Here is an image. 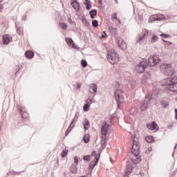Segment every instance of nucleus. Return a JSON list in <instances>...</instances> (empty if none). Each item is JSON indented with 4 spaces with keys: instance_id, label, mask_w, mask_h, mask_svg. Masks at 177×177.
Returning <instances> with one entry per match:
<instances>
[{
    "instance_id": "nucleus-1",
    "label": "nucleus",
    "mask_w": 177,
    "mask_h": 177,
    "mask_svg": "<svg viewBox=\"0 0 177 177\" xmlns=\"http://www.w3.org/2000/svg\"><path fill=\"white\" fill-rule=\"evenodd\" d=\"M133 145L131 147V153L134 155V157L131 158V161L134 165L139 164L142 161V156H139L140 154V145L139 142L135 139V136L133 137Z\"/></svg>"
},
{
    "instance_id": "nucleus-2",
    "label": "nucleus",
    "mask_w": 177,
    "mask_h": 177,
    "mask_svg": "<svg viewBox=\"0 0 177 177\" xmlns=\"http://www.w3.org/2000/svg\"><path fill=\"white\" fill-rule=\"evenodd\" d=\"M161 86H166V89L171 92H177V76L163 79Z\"/></svg>"
},
{
    "instance_id": "nucleus-3",
    "label": "nucleus",
    "mask_w": 177,
    "mask_h": 177,
    "mask_svg": "<svg viewBox=\"0 0 177 177\" xmlns=\"http://www.w3.org/2000/svg\"><path fill=\"white\" fill-rule=\"evenodd\" d=\"M107 60L111 64H116V63L120 62V55H118V53L116 50L111 49L108 50Z\"/></svg>"
},
{
    "instance_id": "nucleus-4",
    "label": "nucleus",
    "mask_w": 177,
    "mask_h": 177,
    "mask_svg": "<svg viewBox=\"0 0 177 177\" xmlns=\"http://www.w3.org/2000/svg\"><path fill=\"white\" fill-rule=\"evenodd\" d=\"M160 69L164 70L165 75L172 77L175 74V68L171 64H163L160 66Z\"/></svg>"
},
{
    "instance_id": "nucleus-5",
    "label": "nucleus",
    "mask_w": 177,
    "mask_h": 177,
    "mask_svg": "<svg viewBox=\"0 0 177 177\" xmlns=\"http://www.w3.org/2000/svg\"><path fill=\"white\" fill-rule=\"evenodd\" d=\"M160 61L161 59H160L158 55H153L149 56L148 59H146L145 63L147 66H149V67H154V66H157Z\"/></svg>"
},
{
    "instance_id": "nucleus-6",
    "label": "nucleus",
    "mask_w": 177,
    "mask_h": 177,
    "mask_svg": "<svg viewBox=\"0 0 177 177\" xmlns=\"http://www.w3.org/2000/svg\"><path fill=\"white\" fill-rule=\"evenodd\" d=\"M147 66V64H146V59H142L139 61L138 64L135 68L136 72L138 74H142V73H145L146 71V68Z\"/></svg>"
},
{
    "instance_id": "nucleus-7",
    "label": "nucleus",
    "mask_w": 177,
    "mask_h": 177,
    "mask_svg": "<svg viewBox=\"0 0 177 177\" xmlns=\"http://www.w3.org/2000/svg\"><path fill=\"white\" fill-rule=\"evenodd\" d=\"M147 37H149V30L147 29H143L138 36L139 44H140V42H145L147 39Z\"/></svg>"
},
{
    "instance_id": "nucleus-8",
    "label": "nucleus",
    "mask_w": 177,
    "mask_h": 177,
    "mask_svg": "<svg viewBox=\"0 0 177 177\" xmlns=\"http://www.w3.org/2000/svg\"><path fill=\"white\" fill-rule=\"evenodd\" d=\"M17 111L19 112V114L23 121H24V120L27 118V112L26 111V107H24V106L17 105Z\"/></svg>"
},
{
    "instance_id": "nucleus-9",
    "label": "nucleus",
    "mask_w": 177,
    "mask_h": 177,
    "mask_svg": "<svg viewBox=\"0 0 177 177\" xmlns=\"http://www.w3.org/2000/svg\"><path fill=\"white\" fill-rule=\"evenodd\" d=\"M109 128H110V124L106 121H104L101 127V135L102 136H107L109 135Z\"/></svg>"
},
{
    "instance_id": "nucleus-10",
    "label": "nucleus",
    "mask_w": 177,
    "mask_h": 177,
    "mask_svg": "<svg viewBox=\"0 0 177 177\" xmlns=\"http://www.w3.org/2000/svg\"><path fill=\"white\" fill-rule=\"evenodd\" d=\"M147 128L150 129V131H158L160 129V127L156 121H152L151 123H147Z\"/></svg>"
},
{
    "instance_id": "nucleus-11",
    "label": "nucleus",
    "mask_w": 177,
    "mask_h": 177,
    "mask_svg": "<svg viewBox=\"0 0 177 177\" xmlns=\"http://www.w3.org/2000/svg\"><path fill=\"white\" fill-rule=\"evenodd\" d=\"M2 39L4 45H9L13 39L9 35L6 34L3 35Z\"/></svg>"
},
{
    "instance_id": "nucleus-12",
    "label": "nucleus",
    "mask_w": 177,
    "mask_h": 177,
    "mask_svg": "<svg viewBox=\"0 0 177 177\" xmlns=\"http://www.w3.org/2000/svg\"><path fill=\"white\" fill-rule=\"evenodd\" d=\"M71 5L73 9H75V12H78L81 9V6H80V3L77 1V0H71Z\"/></svg>"
},
{
    "instance_id": "nucleus-13",
    "label": "nucleus",
    "mask_w": 177,
    "mask_h": 177,
    "mask_svg": "<svg viewBox=\"0 0 177 177\" xmlns=\"http://www.w3.org/2000/svg\"><path fill=\"white\" fill-rule=\"evenodd\" d=\"M95 162H94V165H92V162H91L88 165V169H91V171H93L95 169V167L97 165V162H99V160H100V153H99L98 157L95 158Z\"/></svg>"
},
{
    "instance_id": "nucleus-14",
    "label": "nucleus",
    "mask_w": 177,
    "mask_h": 177,
    "mask_svg": "<svg viewBox=\"0 0 177 177\" xmlns=\"http://www.w3.org/2000/svg\"><path fill=\"white\" fill-rule=\"evenodd\" d=\"M34 56H35V53L31 50H28L25 52V57H26V59H28V60H31V59H33Z\"/></svg>"
},
{
    "instance_id": "nucleus-15",
    "label": "nucleus",
    "mask_w": 177,
    "mask_h": 177,
    "mask_svg": "<svg viewBox=\"0 0 177 177\" xmlns=\"http://www.w3.org/2000/svg\"><path fill=\"white\" fill-rule=\"evenodd\" d=\"M89 88L92 89L93 96L95 97L96 96V93H97V84L91 83L89 84Z\"/></svg>"
},
{
    "instance_id": "nucleus-16",
    "label": "nucleus",
    "mask_w": 177,
    "mask_h": 177,
    "mask_svg": "<svg viewBox=\"0 0 177 177\" xmlns=\"http://www.w3.org/2000/svg\"><path fill=\"white\" fill-rule=\"evenodd\" d=\"M123 93L122 90L118 88L114 92V96H115V100H121V94Z\"/></svg>"
},
{
    "instance_id": "nucleus-17",
    "label": "nucleus",
    "mask_w": 177,
    "mask_h": 177,
    "mask_svg": "<svg viewBox=\"0 0 177 177\" xmlns=\"http://www.w3.org/2000/svg\"><path fill=\"white\" fill-rule=\"evenodd\" d=\"M150 19H153L157 21H160V20H164L165 19V16L164 15L159 14L157 15H153Z\"/></svg>"
},
{
    "instance_id": "nucleus-18",
    "label": "nucleus",
    "mask_w": 177,
    "mask_h": 177,
    "mask_svg": "<svg viewBox=\"0 0 177 177\" xmlns=\"http://www.w3.org/2000/svg\"><path fill=\"white\" fill-rule=\"evenodd\" d=\"M133 171V167L131 165H127L126 170H125V174L127 175L128 177H129V175L132 173Z\"/></svg>"
},
{
    "instance_id": "nucleus-19",
    "label": "nucleus",
    "mask_w": 177,
    "mask_h": 177,
    "mask_svg": "<svg viewBox=\"0 0 177 177\" xmlns=\"http://www.w3.org/2000/svg\"><path fill=\"white\" fill-rule=\"evenodd\" d=\"M141 111H146L149 109V104L146 102V100H144V102L140 106Z\"/></svg>"
},
{
    "instance_id": "nucleus-20",
    "label": "nucleus",
    "mask_w": 177,
    "mask_h": 177,
    "mask_svg": "<svg viewBox=\"0 0 177 177\" xmlns=\"http://www.w3.org/2000/svg\"><path fill=\"white\" fill-rule=\"evenodd\" d=\"M77 165L75 164H72L70 168V171L72 174H77L78 173V168L77 167Z\"/></svg>"
},
{
    "instance_id": "nucleus-21",
    "label": "nucleus",
    "mask_w": 177,
    "mask_h": 177,
    "mask_svg": "<svg viewBox=\"0 0 177 177\" xmlns=\"http://www.w3.org/2000/svg\"><path fill=\"white\" fill-rule=\"evenodd\" d=\"M151 100H153V95L150 93H147L145 95V102L148 104H150Z\"/></svg>"
},
{
    "instance_id": "nucleus-22",
    "label": "nucleus",
    "mask_w": 177,
    "mask_h": 177,
    "mask_svg": "<svg viewBox=\"0 0 177 177\" xmlns=\"http://www.w3.org/2000/svg\"><path fill=\"white\" fill-rule=\"evenodd\" d=\"M150 77H151V71H146L144 73V76L142 77V80L144 81H147V80H149V78H150Z\"/></svg>"
},
{
    "instance_id": "nucleus-23",
    "label": "nucleus",
    "mask_w": 177,
    "mask_h": 177,
    "mask_svg": "<svg viewBox=\"0 0 177 177\" xmlns=\"http://www.w3.org/2000/svg\"><path fill=\"white\" fill-rule=\"evenodd\" d=\"M145 140L147 143H153V142H154V137H153V136H147L145 138Z\"/></svg>"
},
{
    "instance_id": "nucleus-24",
    "label": "nucleus",
    "mask_w": 177,
    "mask_h": 177,
    "mask_svg": "<svg viewBox=\"0 0 177 177\" xmlns=\"http://www.w3.org/2000/svg\"><path fill=\"white\" fill-rule=\"evenodd\" d=\"M89 109H91V103L89 102L86 101V104L83 106L84 111H89Z\"/></svg>"
},
{
    "instance_id": "nucleus-25",
    "label": "nucleus",
    "mask_w": 177,
    "mask_h": 177,
    "mask_svg": "<svg viewBox=\"0 0 177 177\" xmlns=\"http://www.w3.org/2000/svg\"><path fill=\"white\" fill-rule=\"evenodd\" d=\"M84 127L85 131H88V129H89V127H91V123L89 122V120L86 118L84 120Z\"/></svg>"
},
{
    "instance_id": "nucleus-26",
    "label": "nucleus",
    "mask_w": 177,
    "mask_h": 177,
    "mask_svg": "<svg viewBox=\"0 0 177 177\" xmlns=\"http://www.w3.org/2000/svg\"><path fill=\"white\" fill-rule=\"evenodd\" d=\"M84 5H85L86 9L87 10H91V8H92V4L91 3V1H89V0H85Z\"/></svg>"
},
{
    "instance_id": "nucleus-27",
    "label": "nucleus",
    "mask_w": 177,
    "mask_h": 177,
    "mask_svg": "<svg viewBox=\"0 0 177 177\" xmlns=\"http://www.w3.org/2000/svg\"><path fill=\"white\" fill-rule=\"evenodd\" d=\"M89 140H91V136L89 134H85L83 136V141L84 143H89Z\"/></svg>"
},
{
    "instance_id": "nucleus-28",
    "label": "nucleus",
    "mask_w": 177,
    "mask_h": 177,
    "mask_svg": "<svg viewBox=\"0 0 177 177\" xmlns=\"http://www.w3.org/2000/svg\"><path fill=\"white\" fill-rule=\"evenodd\" d=\"M96 15H97V11H96V10H93L90 12V16L92 19H95Z\"/></svg>"
},
{
    "instance_id": "nucleus-29",
    "label": "nucleus",
    "mask_w": 177,
    "mask_h": 177,
    "mask_svg": "<svg viewBox=\"0 0 177 177\" xmlns=\"http://www.w3.org/2000/svg\"><path fill=\"white\" fill-rule=\"evenodd\" d=\"M66 41L68 45H74V41H73V39L66 37Z\"/></svg>"
},
{
    "instance_id": "nucleus-30",
    "label": "nucleus",
    "mask_w": 177,
    "mask_h": 177,
    "mask_svg": "<svg viewBox=\"0 0 177 177\" xmlns=\"http://www.w3.org/2000/svg\"><path fill=\"white\" fill-rule=\"evenodd\" d=\"M67 154H68V149H64L61 153L62 158L64 157H67Z\"/></svg>"
},
{
    "instance_id": "nucleus-31",
    "label": "nucleus",
    "mask_w": 177,
    "mask_h": 177,
    "mask_svg": "<svg viewBox=\"0 0 177 177\" xmlns=\"http://www.w3.org/2000/svg\"><path fill=\"white\" fill-rule=\"evenodd\" d=\"M17 32L19 35H22L23 32H24V30L21 27L17 28Z\"/></svg>"
},
{
    "instance_id": "nucleus-32",
    "label": "nucleus",
    "mask_w": 177,
    "mask_h": 177,
    "mask_svg": "<svg viewBox=\"0 0 177 177\" xmlns=\"http://www.w3.org/2000/svg\"><path fill=\"white\" fill-rule=\"evenodd\" d=\"M84 161H87V162H91V155H86L83 156Z\"/></svg>"
},
{
    "instance_id": "nucleus-33",
    "label": "nucleus",
    "mask_w": 177,
    "mask_h": 177,
    "mask_svg": "<svg viewBox=\"0 0 177 177\" xmlns=\"http://www.w3.org/2000/svg\"><path fill=\"white\" fill-rule=\"evenodd\" d=\"M81 66L83 68L86 67V66H88V62H86V60L85 59H82L81 60Z\"/></svg>"
},
{
    "instance_id": "nucleus-34",
    "label": "nucleus",
    "mask_w": 177,
    "mask_h": 177,
    "mask_svg": "<svg viewBox=\"0 0 177 177\" xmlns=\"http://www.w3.org/2000/svg\"><path fill=\"white\" fill-rule=\"evenodd\" d=\"M73 128H74V125H73V127L70 129H68V127L67 130L65 132V136H68V133H70V132H71V131H73Z\"/></svg>"
},
{
    "instance_id": "nucleus-35",
    "label": "nucleus",
    "mask_w": 177,
    "mask_h": 177,
    "mask_svg": "<svg viewBox=\"0 0 177 177\" xmlns=\"http://www.w3.org/2000/svg\"><path fill=\"white\" fill-rule=\"evenodd\" d=\"M59 27L62 29V30H66L67 28V24H64V23H60L59 24Z\"/></svg>"
},
{
    "instance_id": "nucleus-36",
    "label": "nucleus",
    "mask_w": 177,
    "mask_h": 177,
    "mask_svg": "<svg viewBox=\"0 0 177 177\" xmlns=\"http://www.w3.org/2000/svg\"><path fill=\"white\" fill-rule=\"evenodd\" d=\"M111 18L113 20L115 19L116 20H118V21H119V23H121V21H120V19L117 17V13L112 14Z\"/></svg>"
},
{
    "instance_id": "nucleus-37",
    "label": "nucleus",
    "mask_w": 177,
    "mask_h": 177,
    "mask_svg": "<svg viewBox=\"0 0 177 177\" xmlns=\"http://www.w3.org/2000/svg\"><path fill=\"white\" fill-rule=\"evenodd\" d=\"M158 41V37L153 35L151 39L152 44H154V42H157Z\"/></svg>"
},
{
    "instance_id": "nucleus-38",
    "label": "nucleus",
    "mask_w": 177,
    "mask_h": 177,
    "mask_svg": "<svg viewBox=\"0 0 177 177\" xmlns=\"http://www.w3.org/2000/svg\"><path fill=\"white\" fill-rule=\"evenodd\" d=\"M92 24H93V27H97L99 26V22L97 21V20H93L92 21Z\"/></svg>"
},
{
    "instance_id": "nucleus-39",
    "label": "nucleus",
    "mask_w": 177,
    "mask_h": 177,
    "mask_svg": "<svg viewBox=\"0 0 177 177\" xmlns=\"http://www.w3.org/2000/svg\"><path fill=\"white\" fill-rule=\"evenodd\" d=\"M75 121H77V119H75V118H74L72 120V121H71V124H70V125H69V127H68V129H70V128H73V125H74Z\"/></svg>"
},
{
    "instance_id": "nucleus-40",
    "label": "nucleus",
    "mask_w": 177,
    "mask_h": 177,
    "mask_svg": "<svg viewBox=\"0 0 177 177\" xmlns=\"http://www.w3.org/2000/svg\"><path fill=\"white\" fill-rule=\"evenodd\" d=\"M118 48L122 50H127V45H118Z\"/></svg>"
},
{
    "instance_id": "nucleus-41",
    "label": "nucleus",
    "mask_w": 177,
    "mask_h": 177,
    "mask_svg": "<svg viewBox=\"0 0 177 177\" xmlns=\"http://www.w3.org/2000/svg\"><path fill=\"white\" fill-rule=\"evenodd\" d=\"M100 138H101V143L104 142L107 139V136H101Z\"/></svg>"
},
{
    "instance_id": "nucleus-42",
    "label": "nucleus",
    "mask_w": 177,
    "mask_h": 177,
    "mask_svg": "<svg viewBox=\"0 0 177 177\" xmlns=\"http://www.w3.org/2000/svg\"><path fill=\"white\" fill-rule=\"evenodd\" d=\"M73 160H74V164L75 165H78V156H74L73 158Z\"/></svg>"
},
{
    "instance_id": "nucleus-43",
    "label": "nucleus",
    "mask_w": 177,
    "mask_h": 177,
    "mask_svg": "<svg viewBox=\"0 0 177 177\" xmlns=\"http://www.w3.org/2000/svg\"><path fill=\"white\" fill-rule=\"evenodd\" d=\"M90 156L91 157H95V158H96V157H99L97 156V152L96 151H93Z\"/></svg>"
},
{
    "instance_id": "nucleus-44",
    "label": "nucleus",
    "mask_w": 177,
    "mask_h": 177,
    "mask_svg": "<svg viewBox=\"0 0 177 177\" xmlns=\"http://www.w3.org/2000/svg\"><path fill=\"white\" fill-rule=\"evenodd\" d=\"M118 45H124L125 42L124 41V39H119L118 41Z\"/></svg>"
},
{
    "instance_id": "nucleus-45",
    "label": "nucleus",
    "mask_w": 177,
    "mask_h": 177,
    "mask_svg": "<svg viewBox=\"0 0 177 177\" xmlns=\"http://www.w3.org/2000/svg\"><path fill=\"white\" fill-rule=\"evenodd\" d=\"M118 109H121V100H116Z\"/></svg>"
},
{
    "instance_id": "nucleus-46",
    "label": "nucleus",
    "mask_w": 177,
    "mask_h": 177,
    "mask_svg": "<svg viewBox=\"0 0 177 177\" xmlns=\"http://www.w3.org/2000/svg\"><path fill=\"white\" fill-rule=\"evenodd\" d=\"M100 38H101V39H103V38H107V34L106 33V31H104L102 33V35H101Z\"/></svg>"
},
{
    "instance_id": "nucleus-47",
    "label": "nucleus",
    "mask_w": 177,
    "mask_h": 177,
    "mask_svg": "<svg viewBox=\"0 0 177 177\" xmlns=\"http://www.w3.org/2000/svg\"><path fill=\"white\" fill-rule=\"evenodd\" d=\"M160 37H162L163 38H171V36L169 35L164 33L160 34Z\"/></svg>"
},
{
    "instance_id": "nucleus-48",
    "label": "nucleus",
    "mask_w": 177,
    "mask_h": 177,
    "mask_svg": "<svg viewBox=\"0 0 177 177\" xmlns=\"http://www.w3.org/2000/svg\"><path fill=\"white\" fill-rule=\"evenodd\" d=\"M69 46H71V48H73V49H75L76 50H80V47L77 45H70Z\"/></svg>"
},
{
    "instance_id": "nucleus-49",
    "label": "nucleus",
    "mask_w": 177,
    "mask_h": 177,
    "mask_svg": "<svg viewBox=\"0 0 177 177\" xmlns=\"http://www.w3.org/2000/svg\"><path fill=\"white\" fill-rule=\"evenodd\" d=\"M168 106H169V104L167 102L163 101V104H162L163 109H167Z\"/></svg>"
},
{
    "instance_id": "nucleus-50",
    "label": "nucleus",
    "mask_w": 177,
    "mask_h": 177,
    "mask_svg": "<svg viewBox=\"0 0 177 177\" xmlns=\"http://www.w3.org/2000/svg\"><path fill=\"white\" fill-rule=\"evenodd\" d=\"M101 149H102V150H104V149H106V142H101Z\"/></svg>"
},
{
    "instance_id": "nucleus-51",
    "label": "nucleus",
    "mask_w": 177,
    "mask_h": 177,
    "mask_svg": "<svg viewBox=\"0 0 177 177\" xmlns=\"http://www.w3.org/2000/svg\"><path fill=\"white\" fill-rule=\"evenodd\" d=\"M3 1V0H0V12H2V8H3V6H2V2Z\"/></svg>"
},
{
    "instance_id": "nucleus-52",
    "label": "nucleus",
    "mask_w": 177,
    "mask_h": 177,
    "mask_svg": "<svg viewBox=\"0 0 177 177\" xmlns=\"http://www.w3.org/2000/svg\"><path fill=\"white\" fill-rule=\"evenodd\" d=\"M86 101H88V103H91V104H92V103H93V99H90V98H88V99H87Z\"/></svg>"
},
{
    "instance_id": "nucleus-53",
    "label": "nucleus",
    "mask_w": 177,
    "mask_h": 177,
    "mask_svg": "<svg viewBox=\"0 0 177 177\" xmlns=\"http://www.w3.org/2000/svg\"><path fill=\"white\" fill-rule=\"evenodd\" d=\"M76 89H81V84L80 83H77Z\"/></svg>"
},
{
    "instance_id": "nucleus-54",
    "label": "nucleus",
    "mask_w": 177,
    "mask_h": 177,
    "mask_svg": "<svg viewBox=\"0 0 177 177\" xmlns=\"http://www.w3.org/2000/svg\"><path fill=\"white\" fill-rule=\"evenodd\" d=\"M78 117H80V112H76L75 115V118H78Z\"/></svg>"
},
{
    "instance_id": "nucleus-55",
    "label": "nucleus",
    "mask_w": 177,
    "mask_h": 177,
    "mask_svg": "<svg viewBox=\"0 0 177 177\" xmlns=\"http://www.w3.org/2000/svg\"><path fill=\"white\" fill-rule=\"evenodd\" d=\"M174 113H175V118L177 120V109H174Z\"/></svg>"
},
{
    "instance_id": "nucleus-56",
    "label": "nucleus",
    "mask_w": 177,
    "mask_h": 177,
    "mask_svg": "<svg viewBox=\"0 0 177 177\" xmlns=\"http://www.w3.org/2000/svg\"><path fill=\"white\" fill-rule=\"evenodd\" d=\"M17 71L16 72L15 74H17V73H19V71H20V66H17Z\"/></svg>"
},
{
    "instance_id": "nucleus-57",
    "label": "nucleus",
    "mask_w": 177,
    "mask_h": 177,
    "mask_svg": "<svg viewBox=\"0 0 177 177\" xmlns=\"http://www.w3.org/2000/svg\"><path fill=\"white\" fill-rule=\"evenodd\" d=\"M68 21H69L70 24H71V23H73V20L71 19V17H69V18L68 19Z\"/></svg>"
},
{
    "instance_id": "nucleus-58",
    "label": "nucleus",
    "mask_w": 177,
    "mask_h": 177,
    "mask_svg": "<svg viewBox=\"0 0 177 177\" xmlns=\"http://www.w3.org/2000/svg\"><path fill=\"white\" fill-rule=\"evenodd\" d=\"M114 118V115H111V117L109 118L110 121H113V119Z\"/></svg>"
},
{
    "instance_id": "nucleus-59",
    "label": "nucleus",
    "mask_w": 177,
    "mask_h": 177,
    "mask_svg": "<svg viewBox=\"0 0 177 177\" xmlns=\"http://www.w3.org/2000/svg\"><path fill=\"white\" fill-rule=\"evenodd\" d=\"M91 162H92L93 165H95V162H96V160H95V158H94V160H92Z\"/></svg>"
},
{
    "instance_id": "nucleus-60",
    "label": "nucleus",
    "mask_w": 177,
    "mask_h": 177,
    "mask_svg": "<svg viewBox=\"0 0 177 177\" xmlns=\"http://www.w3.org/2000/svg\"><path fill=\"white\" fill-rule=\"evenodd\" d=\"M21 172V171H18V172L15 171V174H16L17 175H20Z\"/></svg>"
},
{
    "instance_id": "nucleus-61",
    "label": "nucleus",
    "mask_w": 177,
    "mask_h": 177,
    "mask_svg": "<svg viewBox=\"0 0 177 177\" xmlns=\"http://www.w3.org/2000/svg\"><path fill=\"white\" fill-rule=\"evenodd\" d=\"M140 174L141 176H142V175H144V173H142V171H140Z\"/></svg>"
},
{
    "instance_id": "nucleus-62",
    "label": "nucleus",
    "mask_w": 177,
    "mask_h": 177,
    "mask_svg": "<svg viewBox=\"0 0 177 177\" xmlns=\"http://www.w3.org/2000/svg\"><path fill=\"white\" fill-rule=\"evenodd\" d=\"M174 154H175V152H174V153H172V156H173V157H174Z\"/></svg>"
},
{
    "instance_id": "nucleus-63",
    "label": "nucleus",
    "mask_w": 177,
    "mask_h": 177,
    "mask_svg": "<svg viewBox=\"0 0 177 177\" xmlns=\"http://www.w3.org/2000/svg\"><path fill=\"white\" fill-rule=\"evenodd\" d=\"M90 93H92V91H90Z\"/></svg>"
},
{
    "instance_id": "nucleus-64",
    "label": "nucleus",
    "mask_w": 177,
    "mask_h": 177,
    "mask_svg": "<svg viewBox=\"0 0 177 177\" xmlns=\"http://www.w3.org/2000/svg\"><path fill=\"white\" fill-rule=\"evenodd\" d=\"M149 151H150L151 149H149Z\"/></svg>"
}]
</instances>
